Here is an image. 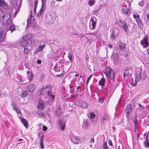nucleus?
Listing matches in <instances>:
<instances>
[{
  "label": "nucleus",
  "mask_w": 149,
  "mask_h": 149,
  "mask_svg": "<svg viewBox=\"0 0 149 149\" xmlns=\"http://www.w3.org/2000/svg\"><path fill=\"white\" fill-rule=\"evenodd\" d=\"M40 146L42 149H43L44 148V146L43 142H42L41 143H40Z\"/></svg>",
  "instance_id": "obj_54"
},
{
  "label": "nucleus",
  "mask_w": 149,
  "mask_h": 149,
  "mask_svg": "<svg viewBox=\"0 0 149 149\" xmlns=\"http://www.w3.org/2000/svg\"><path fill=\"white\" fill-rule=\"evenodd\" d=\"M21 113H20V114H18V117H19V119H20V120H21L22 119V116H21Z\"/></svg>",
  "instance_id": "obj_56"
},
{
  "label": "nucleus",
  "mask_w": 149,
  "mask_h": 149,
  "mask_svg": "<svg viewBox=\"0 0 149 149\" xmlns=\"http://www.w3.org/2000/svg\"><path fill=\"white\" fill-rule=\"evenodd\" d=\"M34 44V40H24L21 42L20 43L21 46L23 47H26L27 46H33Z\"/></svg>",
  "instance_id": "obj_4"
},
{
  "label": "nucleus",
  "mask_w": 149,
  "mask_h": 149,
  "mask_svg": "<svg viewBox=\"0 0 149 149\" xmlns=\"http://www.w3.org/2000/svg\"><path fill=\"white\" fill-rule=\"evenodd\" d=\"M119 21L118 22V24L119 26L120 27L122 26V25H123L124 23H125L126 22H124L123 20L119 19L118 20Z\"/></svg>",
  "instance_id": "obj_38"
},
{
  "label": "nucleus",
  "mask_w": 149,
  "mask_h": 149,
  "mask_svg": "<svg viewBox=\"0 0 149 149\" xmlns=\"http://www.w3.org/2000/svg\"><path fill=\"white\" fill-rule=\"evenodd\" d=\"M126 47V44L124 43H121L120 44L119 47L120 49L121 50H123Z\"/></svg>",
  "instance_id": "obj_33"
},
{
  "label": "nucleus",
  "mask_w": 149,
  "mask_h": 149,
  "mask_svg": "<svg viewBox=\"0 0 149 149\" xmlns=\"http://www.w3.org/2000/svg\"><path fill=\"white\" fill-rule=\"evenodd\" d=\"M86 38L87 39V42H88L89 44L91 43L92 41V39H89L87 37H86Z\"/></svg>",
  "instance_id": "obj_50"
},
{
  "label": "nucleus",
  "mask_w": 149,
  "mask_h": 149,
  "mask_svg": "<svg viewBox=\"0 0 149 149\" xmlns=\"http://www.w3.org/2000/svg\"><path fill=\"white\" fill-rule=\"evenodd\" d=\"M70 140L73 143L78 144L80 142V138L79 136H73L71 137Z\"/></svg>",
  "instance_id": "obj_8"
},
{
  "label": "nucleus",
  "mask_w": 149,
  "mask_h": 149,
  "mask_svg": "<svg viewBox=\"0 0 149 149\" xmlns=\"http://www.w3.org/2000/svg\"><path fill=\"white\" fill-rule=\"evenodd\" d=\"M120 28H122L125 32H127L129 30L128 28L126 22L124 23Z\"/></svg>",
  "instance_id": "obj_25"
},
{
  "label": "nucleus",
  "mask_w": 149,
  "mask_h": 149,
  "mask_svg": "<svg viewBox=\"0 0 149 149\" xmlns=\"http://www.w3.org/2000/svg\"><path fill=\"white\" fill-rule=\"evenodd\" d=\"M108 143L109 145L110 146H113V144H112V141L110 139H109Z\"/></svg>",
  "instance_id": "obj_51"
},
{
  "label": "nucleus",
  "mask_w": 149,
  "mask_h": 149,
  "mask_svg": "<svg viewBox=\"0 0 149 149\" xmlns=\"http://www.w3.org/2000/svg\"><path fill=\"white\" fill-rule=\"evenodd\" d=\"M47 129V126L45 125H44L42 126V130L43 131L45 132Z\"/></svg>",
  "instance_id": "obj_48"
},
{
  "label": "nucleus",
  "mask_w": 149,
  "mask_h": 149,
  "mask_svg": "<svg viewBox=\"0 0 149 149\" xmlns=\"http://www.w3.org/2000/svg\"><path fill=\"white\" fill-rule=\"evenodd\" d=\"M11 105L13 106V109L15 111L17 114L20 113V109L18 108L15 102H13L12 103Z\"/></svg>",
  "instance_id": "obj_12"
},
{
  "label": "nucleus",
  "mask_w": 149,
  "mask_h": 149,
  "mask_svg": "<svg viewBox=\"0 0 149 149\" xmlns=\"http://www.w3.org/2000/svg\"><path fill=\"white\" fill-rule=\"evenodd\" d=\"M125 70L129 71V73H131L132 72H133V70H132V67L131 66L128 67Z\"/></svg>",
  "instance_id": "obj_40"
},
{
  "label": "nucleus",
  "mask_w": 149,
  "mask_h": 149,
  "mask_svg": "<svg viewBox=\"0 0 149 149\" xmlns=\"http://www.w3.org/2000/svg\"><path fill=\"white\" fill-rule=\"evenodd\" d=\"M105 81V79L103 77L99 81V84L101 86L102 88H103L104 87V83Z\"/></svg>",
  "instance_id": "obj_23"
},
{
  "label": "nucleus",
  "mask_w": 149,
  "mask_h": 149,
  "mask_svg": "<svg viewBox=\"0 0 149 149\" xmlns=\"http://www.w3.org/2000/svg\"><path fill=\"white\" fill-rule=\"evenodd\" d=\"M52 93V87L49 85L44 86L40 89L38 94L39 95L45 94L46 95Z\"/></svg>",
  "instance_id": "obj_2"
},
{
  "label": "nucleus",
  "mask_w": 149,
  "mask_h": 149,
  "mask_svg": "<svg viewBox=\"0 0 149 149\" xmlns=\"http://www.w3.org/2000/svg\"><path fill=\"white\" fill-rule=\"evenodd\" d=\"M110 36L111 38L112 39V40H113L115 39L116 36L114 30H112L111 34H110Z\"/></svg>",
  "instance_id": "obj_36"
},
{
  "label": "nucleus",
  "mask_w": 149,
  "mask_h": 149,
  "mask_svg": "<svg viewBox=\"0 0 149 149\" xmlns=\"http://www.w3.org/2000/svg\"><path fill=\"white\" fill-rule=\"evenodd\" d=\"M90 118L91 119L94 118L95 117V114L93 112H91L90 113Z\"/></svg>",
  "instance_id": "obj_43"
},
{
  "label": "nucleus",
  "mask_w": 149,
  "mask_h": 149,
  "mask_svg": "<svg viewBox=\"0 0 149 149\" xmlns=\"http://www.w3.org/2000/svg\"><path fill=\"white\" fill-rule=\"evenodd\" d=\"M45 47V45L43 44V45H40L37 47V48L35 52V54H37L39 52H42L43 49Z\"/></svg>",
  "instance_id": "obj_13"
},
{
  "label": "nucleus",
  "mask_w": 149,
  "mask_h": 149,
  "mask_svg": "<svg viewBox=\"0 0 149 149\" xmlns=\"http://www.w3.org/2000/svg\"><path fill=\"white\" fill-rule=\"evenodd\" d=\"M90 123L89 122L84 120L82 124V127L85 129H86L88 127Z\"/></svg>",
  "instance_id": "obj_20"
},
{
  "label": "nucleus",
  "mask_w": 149,
  "mask_h": 149,
  "mask_svg": "<svg viewBox=\"0 0 149 149\" xmlns=\"http://www.w3.org/2000/svg\"><path fill=\"white\" fill-rule=\"evenodd\" d=\"M109 116L107 114H105L101 118V120L103 121V123H104V122L109 120Z\"/></svg>",
  "instance_id": "obj_21"
},
{
  "label": "nucleus",
  "mask_w": 149,
  "mask_h": 149,
  "mask_svg": "<svg viewBox=\"0 0 149 149\" xmlns=\"http://www.w3.org/2000/svg\"><path fill=\"white\" fill-rule=\"evenodd\" d=\"M97 32L95 31L94 32H89L88 34L90 35H96L97 34Z\"/></svg>",
  "instance_id": "obj_47"
},
{
  "label": "nucleus",
  "mask_w": 149,
  "mask_h": 149,
  "mask_svg": "<svg viewBox=\"0 0 149 149\" xmlns=\"http://www.w3.org/2000/svg\"><path fill=\"white\" fill-rule=\"evenodd\" d=\"M146 17L147 19L149 21V13L146 15Z\"/></svg>",
  "instance_id": "obj_60"
},
{
  "label": "nucleus",
  "mask_w": 149,
  "mask_h": 149,
  "mask_svg": "<svg viewBox=\"0 0 149 149\" xmlns=\"http://www.w3.org/2000/svg\"><path fill=\"white\" fill-rule=\"evenodd\" d=\"M63 74H64L63 73H62L60 74L57 75L56 76L57 77H61L63 76Z\"/></svg>",
  "instance_id": "obj_57"
},
{
  "label": "nucleus",
  "mask_w": 149,
  "mask_h": 149,
  "mask_svg": "<svg viewBox=\"0 0 149 149\" xmlns=\"http://www.w3.org/2000/svg\"><path fill=\"white\" fill-rule=\"evenodd\" d=\"M38 1L37 0H36L34 2V8H37V7L38 5Z\"/></svg>",
  "instance_id": "obj_49"
},
{
  "label": "nucleus",
  "mask_w": 149,
  "mask_h": 149,
  "mask_svg": "<svg viewBox=\"0 0 149 149\" xmlns=\"http://www.w3.org/2000/svg\"><path fill=\"white\" fill-rule=\"evenodd\" d=\"M36 88V85L34 84H29L27 87L28 91L30 93H32L35 90Z\"/></svg>",
  "instance_id": "obj_10"
},
{
  "label": "nucleus",
  "mask_w": 149,
  "mask_h": 149,
  "mask_svg": "<svg viewBox=\"0 0 149 149\" xmlns=\"http://www.w3.org/2000/svg\"><path fill=\"white\" fill-rule=\"evenodd\" d=\"M81 105L84 108H86L88 106V104L84 102H82L81 103Z\"/></svg>",
  "instance_id": "obj_35"
},
{
  "label": "nucleus",
  "mask_w": 149,
  "mask_h": 149,
  "mask_svg": "<svg viewBox=\"0 0 149 149\" xmlns=\"http://www.w3.org/2000/svg\"><path fill=\"white\" fill-rule=\"evenodd\" d=\"M94 141H95V140H94V138H91L90 142L91 143H93L94 142Z\"/></svg>",
  "instance_id": "obj_55"
},
{
  "label": "nucleus",
  "mask_w": 149,
  "mask_h": 149,
  "mask_svg": "<svg viewBox=\"0 0 149 149\" xmlns=\"http://www.w3.org/2000/svg\"><path fill=\"white\" fill-rule=\"evenodd\" d=\"M103 72L107 77H109L113 81L114 78V72L109 67H107L105 68V71Z\"/></svg>",
  "instance_id": "obj_3"
},
{
  "label": "nucleus",
  "mask_w": 149,
  "mask_h": 149,
  "mask_svg": "<svg viewBox=\"0 0 149 149\" xmlns=\"http://www.w3.org/2000/svg\"><path fill=\"white\" fill-rule=\"evenodd\" d=\"M0 9L3 14L2 19L3 20H7L10 17L8 13L7 3L4 0H0Z\"/></svg>",
  "instance_id": "obj_1"
},
{
  "label": "nucleus",
  "mask_w": 149,
  "mask_h": 149,
  "mask_svg": "<svg viewBox=\"0 0 149 149\" xmlns=\"http://www.w3.org/2000/svg\"><path fill=\"white\" fill-rule=\"evenodd\" d=\"M5 36H3V31L2 29L0 27V41L2 42L5 40Z\"/></svg>",
  "instance_id": "obj_18"
},
{
  "label": "nucleus",
  "mask_w": 149,
  "mask_h": 149,
  "mask_svg": "<svg viewBox=\"0 0 149 149\" xmlns=\"http://www.w3.org/2000/svg\"><path fill=\"white\" fill-rule=\"evenodd\" d=\"M21 122L26 128L28 127V124L25 119L24 118H22L21 120Z\"/></svg>",
  "instance_id": "obj_28"
},
{
  "label": "nucleus",
  "mask_w": 149,
  "mask_h": 149,
  "mask_svg": "<svg viewBox=\"0 0 149 149\" xmlns=\"http://www.w3.org/2000/svg\"><path fill=\"white\" fill-rule=\"evenodd\" d=\"M37 62L38 64H40L41 63V61L40 60H38Z\"/></svg>",
  "instance_id": "obj_58"
},
{
  "label": "nucleus",
  "mask_w": 149,
  "mask_h": 149,
  "mask_svg": "<svg viewBox=\"0 0 149 149\" xmlns=\"http://www.w3.org/2000/svg\"><path fill=\"white\" fill-rule=\"evenodd\" d=\"M46 96L49 100L48 102V103L49 104H52L54 101L55 98V95L52 94V93H51L49 95H47Z\"/></svg>",
  "instance_id": "obj_11"
},
{
  "label": "nucleus",
  "mask_w": 149,
  "mask_h": 149,
  "mask_svg": "<svg viewBox=\"0 0 149 149\" xmlns=\"http://www.w3.org/2000/svg\"><path fill=\"white\" fill-rule=\"evenodd\" d=\"M88 3L90 6H93L95 4V0H89Z\"/></svg>",
  "instance_id": "obj_34"
},
{
  "label": "nucleus",
  "mask_w": 149,
  "mask_h": 149,
  "mask_svg": "<svg viewBox=\"0 0 149 149\" xmlns=\"http://www.w3.org/2000/svg\"><path fill=\"white\" fill-rule=\"evenodd\" d=\"M92 76H93V74H91V75H90L88 77V80H90L91 79V78L92 77Z\"/></svg>",
  "instance_id": "obj_59"
},
{
  "label": "nucleus",
  "mask_w": 149,
  "mask_h": 149,
  "mask_svg": "<svg viewBox=\"0 0 149 149\" xmlns=\"http://www.w3.org/2000/svg\"><path fill=\"white\" fill-rule=\"evenodd\" d=\"M144 3V1L142 0L139 3V4L140 6L142 7L143 6Z\"/></svg>",
  "instance_id": "obj_46"
},
{
  "label": "nucleus",
  "mask_w": 149,
  "mask_h": 149,
  "mask_svg": "<svg viewBox=\"0 0 149 149\" xmlns=\"http://www.w3.org/2000/svg\"><path fill=\"white\" fill-rule=\"evenodd\" d=\"M70 92L71 94H73L74 92H73V90H72L71 89H70Z\"/></svg>",
  "instance_id": "obj_63"
},
{
  "label": "nucleus",
  "mask_w": 149,
  "mask_h": 149,
  "mask_svg": "<svg viewBox=\"0 0 149 149\" xmlns=\"http://www.w3.org/2000/svg\"><path fill=\"white\" fill-rule=\"evenodd\" d=\"M36 8L34 7L33 11H34V12L35 13H36Z\"/></svg>",
  "instance_id": "obj_61"
},
{
  "label": "nucleus",
  "mask_w": 149,
  "mask_h": 149,
  "mask_svg": "<svg viewBox=\"0 0 149 149\" xmlns=\"http://www.w3.org/2000/svg\"><path fill=\"white\" fill-rule=\"evenodd\" d=\"M136 118H135V120H134V122L135 123L134 127L135 129H136V128L137 127V126L136 125Z\"/></svg>",
  "instance_id": "obj_52"
},
{
  "label": "nucleus",
  "mask_w": 149,
  "mask_h": 149,
  "mask_svg": "<svg viewBox=\"0 0 149 149\" xmlns=\"http://www.w3.org/2000/svg\"><path fill=\"white\" fill-rule=\"evenodd\" d=\"M103 148L104 149L108 148L107 142H105L104 143L103 145Z\"/></svg>",
  "instance_id": "obj_45"
},
{
  "label": "nucleus",
  "mask_w": 149,
  "mask_h": 149,
  "mask_svg": "<svg viewBox=\"0 0 149 149\" xmlns=\"http://www.w3.org/2000/svg\"><path fill=\"white\" fill-rule=\"evenodd\" d=\"M68 57L70 61H72V55L71 53H69L68 55Z\"/></svg>",
  "instance_id": "obj_44"
},
{
  "label": "nucleus",
  "mask_w": 149,
  "mask_h": 149,
  "mask_svg": "<svg viewBox=\"0 0 149 149\" xmlns=\"http://www.w3.org/2000/svg\"><path fill=\"white\" fill-rule=\"evenodd\" d=\"M145 141H144V146L146 148H148L149 146V141L148 139V135H146L145 134L144 136Z\"/></svg>",
  "instance_id": "obj_16"
},
{
  "label": "nucleus",
  "mask_w": 149,
  "mask_h": 149,
  "mask_svg": "<svg viewBox=\"0 0 149 149\" xmlns=\"http://www.w3.org/2000/svg\"><path fill=\"white\" fill-rule=\"evenodd\" d=\"M43 139L41 137V139L40 140V143H41L42 142H43Z\"/></svg>",
  "instance_id": "obj_62"
},
{
  "label": "nucleus",
  "mask_w": 149,
  "mask_h": 149,
  "mask_svg": "<svg viewBox=\"0 0 149 149\" xmlns=\"http://www.w3.org/2000/svg\"><path fill=\"white\" fill-rule=\"evenodd\" d=\"M112 59H113L115 63H117L118 62V57L117 55L113 53L112 54L111 56Z\"/></svg>",
  "instance_id": "obj_27"
},
{
  "label": "nucleus",
  "mask_w": 149,
  "mask_h": 149,
  "mask_svg": "<svg viewBox=\"0 0 149 149\" xmlns=\"http://www.w3.org/2000/svg\"><path fill=\"white\" fill-rule=\"evenodd\" d=\"M122 12L123 13L127 15H129L130 14L131 11L128 8H127V6H123L122 9Z\"/></svg>",
  "instance_id": "obj_14"
},
{
  "label": "nucleus",
  "mask_w": 149,
  "mask_h": 149,
  "mask_svg": "<svg viewBox=\"0 0 149 149\" xmlns=\"http://www.w3.org/2000/svg\"><path fill=\"white\" fill-rule=\"evenodd\" d=\"M63 65L60 66H58L57 65H56L54 68V70L55 72H59L62 69Z\"/></svg>",
  "instance_id": "obj_26"
},
{
  "label": "nucleus",
  "mask_w": 149,
  "mask_h": 149,
  "mask_svg": "<svg viewBox=\"0 0 149 149\" xmlns=\"http://www.w3.org/2000/svg\"><path fill=\"white\" fill-rule=\"evenodd\" d=\"M65 122L62 120H59L58 123V126L59 128L63 130H65Z\"/></svg>",
  "instance_id": "obj_7"
},
{
  "label": "nucleus",
  "mask_w": 149,
  "mask_h": 149,
  "mask_svg": "<svg viewBox=\"0 0 149 149\" xmlns=\"http://www.w3.org/2000/svg\"><path fill=\"white\" fill-rule=\"evenodd\" d=\"M45 0H41L42 5L38 13L37 14L38 17L40 18L41 16L43 10Z\"/></svg>",
  "instance_id": "obj_15"
},
{
  "label": "nucleus",
  "mask_w": 149,
  "mask_h": 149,
  "mask_svg": "<svg viewBox=\"0 0 149 149\" xmlns=\"http://www.w3.org/2000/svg\"><path fill=\"white\" fill-rule=\"evenodd\" d=\"M28 91H22L20 92V95L22 97H25L28 95Z\"/></svg>",
  "instance_id": "obj_29"
},
{
  "label": "nucleus",
  "mask_w": 149,
  "mask_h": 149,
  "mask_svg": "<svg viewBox=\"0 0 149 149\" xmlns=\"http://www.w3.org/2000/svg\"><path fill=\"white\" fill-rule=\"evenodd\" d=\"M61 108H58L56 111V114L57 116H60L62 113Z\"/></svg>",
  "instance_id": "obj_32"
},
{
  "label": "nucleus",
  "mask_w": 149,
  "mask_h": 149,
  "mask_svg": "<svg viewBox=\"0 0 149 149\" xmlns=\"http://www.w3.org/2000/svg\"><path fill=\"white\" fill-rule=\"evenodd\" d=\"M129 72V71L125 70V73L123 74V77H124L126 76H130L132 74L133 72H132L131 73Z\"/></svg>",
  "instance_id": "obj_37"
},
{
  "label": "nucleus",
  "mask_w": 149,
  "mask_h": 149,
  "mask_svg": "<svg viewBox=\"0 0 149 149\" xmlns=\"http://www.w3.org/2000/svg\"><path fill=\"white\" fill-rule=\"evenodd\" d=\"M133 17L136 19V21H137L138 19H140L139 18V15L137 14H134Z\"/></svg>",
  "instance_id": "obj_41"
},
{
  "label": "nucleus",
  "mask_w": 149,
  "mask_h": 149,
  "mask_svg": "<svg viewBox=\"0 0 149 149\" xmlns=\"http://www.w3.org/2000/svg\"><path fill=\"white\" fill-rule=\"evenodd\" d=\"M30 20H31V19H30L28 18L27 19V26H26V27H27V26H29V23L30 22Z\"/></svg>",
  "instance_id": "obj_53"
},
{
  "label": "nucleus",
  "mask_w": 149,
  "mask_h": 149,
  "mask_svg": "<svg viewBox=\"0 0 149 149\" xmlns=\"http://www.w3.org/2000/svg\"><path fill=\"white\" fill-rule=\"evenodd\" d=\"M132 109V106L130 104H128L126 110V112L127 113V116L128 114L131 111Z\"/></svg>",
  "instance_id": "obj_24"
},
{
  "label": "nucleus",
  "mask_w": 149,
  "mask_h": 149,
  "mask_svg": "<svg viewBox=\"0 0 149 149\" xmlns=\"http://www.w3.org/2000/svg\"><path fill=\"white\" fill-rule=\"evenodd\" d=\"M15 26L13 24H11V25L9 27L8 29V31L9 30H10L11 31V33H12V32L15 30Z\"/></svg>",
  "instance_id": "obj_31"
},
{
  "label": "nucleus",
  "mask_w": 149,
  "mask_h": 149,
  "mask_svg": "<svg viewBox=\"0 0 149 149\" xmlns=\"http://www.w3.org/2000/svg\"><path fill=\"white\" fill-rule=\"evenodd\" d=\"M136 22L138 27L141 29L143 27V24L140 19H138L136 21Z\"/></svg>",
  "instance_id": "obj_30"
},
{
  "label": "nucleus",
  "mask_w": 149,
  "mask_h": 149,
  "mask_svg": "<svg viewBox=\"0 0 149 149\" xmlns=\"http://www.w3.org/2000/svg\"><path fill=\"white\" fill-rule=\"evenodd\" d=\"M18 79L19 80V82H24V79H23V77L21 76H19Z\"/></svg>",
  "instance_id": "obj_42"
},
{
  "label": "nucleus",
  "mask_w": 149,
  "mask_h": 149,
  "mask_svg": "<svg viewBox=\"0 0 149 149\" xmlns=\"http://www.w3.org/2000/svg\"><path fill=\"white\" fill-rule=\"evenodd\" d=\"M96 19L94 17H91L90 19V22H92L91 26L92 27H90L91 30H93L95 28L96 25Z\"/></svg>",
  "instance_id": "obj_9"
},
{
  "label": "nucleus",
  "mask_w": 149,
  "mask_h": 149,
  "mask_svg": "<svg viewBox=\"0 0 149 149\" xmlns=\"http://www.w3.org/2000/svg\"><path fill=\"white\" fill-rule=\"evenodd\" d=\"M30 50V49H29L28 48L26 47L24 49V54H27L29 52Z\"/></svg>",
  "instance_id": "obj_39"
},
{
  "label": "nucleus",
  "mask_w": 149,
  "mask_h": 149,
  "mask_svg": "<svg viewBox=\"0 0 149 149\" xmlns=\"http://www.w3.org/2000/svg\"><path fill=\"white\" fill-rule=\"evenodd\" d=\"M141 72L139 70L135 73V81H133L132 82V85L135 86L136 85L137 82L139 81L141 78Z\"/></svg>",
  "instance_id": "obj_5"
},
{
  "label": "nucleus",
  "mask_w": 149,
  "mask_h": 149,
  "mask_svg": "<svg viewBox=\"0 0 149 149\" xmlns=\"http://www.w3.org/2000/svg\"><path fill=\"white\" fill-rule=\"evenodd\" d=\"M38 102L39 104L37 106L38 109L41 110H43L44 108V104L43 101L41 100H39Z\"/></svg>",
  "instance_id": "obj_17"
},
{
  "label": "nucleus",
  "mask_w": 149,
  "mask_h": 149,
  "mask_svg": "<svg viewBox=\"0 0 149 149\" xmlns=\"http://www.w3.org/2000/svg\"><path fill=\"white\" fill-rule=\"evenodd\" d=\"M148 39L147 37L145 36L140 41V44L143 46V48H146L149 46Z\"/></svg>",
  "instance_id": "obj_6"
},
{
  "label": "nucleus",
  "mask_w": 149,
  "mask_h": 149,
  "mask_svg": "<svg viewBox=\"0 0 149 149\" xmlns=\"http://www.w3.org/2000/svg\"><path fill=\"white\" fill-rule=\"evenodd\" d=\"M108 47H109L110 48H111L112 47V45L110 44H109L108 45Z\"/></svg>",
  "instance_id": "obj_64"
},
{
  "label": "nucleus",
  "mask_w": 149,
  "mask_h": 149,
  "mask_svg": "<svg viewBox=\"0 0 149 149\" xmlns=\"http://www.w3.org/2000/svg\"><path fill=\"white\" fill-rule=\"evenodd\" d=\"M32 36L31 34L28 33L24 36L23 37V39L24 40H34L33 39H31Z\"/></svg>",
  "instance_id": "obj_19"
},
{
  "label": "nucleus",
  "mask_w": 149,
  "mask_h": 149,
  "mask_svg": "<svg viewBox=\"0 0 149 149\" xmlns=\"http://www.w3.org/2000/svg\"><path fill=\"white\" fill-rule=\"evenodd\" d=\"M27 78L28 80H29V81L32 80L33 78L32 73L29 72V71H27Z\"/></svg>",
  "instance_id": "obj_22"
}]
</instances>
